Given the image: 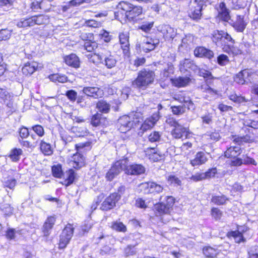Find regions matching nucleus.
Returning a JSON list of instances; mask_svg holds the SVG:
<instances>
[{"instance_id": "obj_11", "label": "nucleus", "mask_w": 258, "mask_h": 258, "mask_svg": "<svg viewBox=\"0 0 258 258\" xmlns=\"http://www.w3.org/2000/svg\"><path fill=\"white\" fill-rule=\"evenodd\" d=\"M133 124L132 118L128 115H124L118 119L117 127L121 133H125L131 129Z\"/></svg>"}, {"instance_id": "obj_33", "label": "nucleus", "mask_w": 258, "mask_h": 258, "mask_svg": "<svg viewBox=\"0 0 258 258\" xmlns=\"http://www.w3.org/2000/svg\"><path fill=\"white\" fill-rule=\"evenodd\" d=\"M84 47L85 50L88 52H96V49L98 48V43L95 41H92L90 40L86 41L84 42Z\"/></svg>"}, {"instance_id": "obj_63", "label": "nucleus", "mask_w": 258, "mask_h": 258, "mask_svg": "<svg viewBox=\"0 0 258 258\" xmlns=\"http://www.w3.org/2000/svg\"><path fill=\"white\" fill-rule=\"evenodd\" d=\"M66 95L68 99L72 102H74L76 100L77 93L74 90H70L67 91Z\"/></svg>"}, {"instance_id": "obj_9", "label": "nucleus", "mask_w": 258, "mask_h": 258, "mask_svg": "<svg viewBox=\"0 0 258 258\" xmlns=\"http://www.w3.org/2000/svg\"><path fill=\"white\" fill-rule=\"evenodd\" d=\"M229 24L237 32H243L246 27L248 21L243 15H236L235 20H231Z\"/></svg>"}, {"instance_id": "obj_58", "label": "nucleus", "mask_w": 258, "mask_h": 258, "mask_svg": "<svg viewBox=\"0 0 258 258\" xmlns=\"http://www.w3.org/2000/svg\"><path fill=\"white\" fill-rule=\"evenodd\" d=\"M174 114L180 115L185 112V107L183 106H173L171 107Z\"/></svg>"}, {"instance_id": "obj_8", "label": "nucleus", "mask_w": 258, "mask_h": 258, "mask_svg": "<svg viewBox=\"0 0 258 258\" xmlns=\"http://www.w3.org/2000/svg\"><path fill=\"white\" fill-rule=\"evenodd\" d=\"M74 228L71 224H68L63 229L60 236L59 243V248H63L65 247L70 242L74 233Z\"/></svg>"}, {"instance_id": "obj_27", "label": "nucleus", "mask_w": 258, "mask_h": 258, "mask_svg": "<svg viewBox=\"0 0 258 258\" xmlns=\"http://www.w3.org/2000/svg\"><path fill=\"white\" fill-rule=\"evenodd\" d=\"M171 80L174 86L177 87H183L188 85L190 80L189 78L187 77H179L174 79H171Z\"/></svg>"}, {"instance_id": "obj_20", "label": "nucleus", "mask_w": 258, "mask_h": 258, "mask_svg": "<svg viewBox=\"0 0 258 258\" xmlns=\"http://www.w3.org/2000/svg\"><path fill=\"white\" fill-rule=\"evenodd\" d=\"M209 154L204 152H198L195 155V158L190 160L192 166L195 167L204 164L208 161Z\"/></svg>"}, {"instance_id": "obj_42", "label": "nucleus", "mask_w": 258, "mask_h": 258, "mask_svg": "<svg viewBox=\"0 0 258 258\" xmlns=\"http://www.w3.org/2000/svg\"><path fill=\"white\" fill-rule=\"evenodd\" d=\"M228 200L224 195L213 196H212L211 202L214 204L222 205L224 204Z\"/></svg>"}, {"instance_id": "obj_31", "label": "nucleus", "mask_w": 258, "mask_h": 258, "mask_svg": "<svg viewBox=\"0 0 258 258\" xmlns=\"http://www.w3.org/2000/svg\"><path fill=\"white\" fill-rule=\"evenodd\" d=\"M249 75V72L246 70L241 71L238 73L234 77V81L239 84H243L245 81V79Z\"/></svg>"}, {"instance_id": "obj_38", "label": "nucleus", "mask_w": 258, "mask_h": 258, "mask_svg": "<svg viewBox=\"0 0 258 258\" xmlns=\"http://www.w3.org/2000/svg\"><path fill=\"white\" fill-rule=\"evenodd\" d=\"M33 22L32 17L26 19H21L17 23V26L19 28H26L33 26Z\"/></svg>"}, {"instance_id": "obj_47", "label": "nucleus", "mask_w": 258, "mask_h": 258, "mask_svg": "<svg viewBox=\"0 0 258 258\" xmlns=\"http://www.w3.org/2000/svg\"><path fill=\"white\" fill-rule=\"evenodd\" d=\"M161 137V133L154 131L151 133L148 136V140L150 142L154 143L160 141Z\"/></svg>"}, {"instance_id": "obj_46", "label": "nucleus", "mask_w": 258, "mask_h": 258, "mask_svg": "<svg viewBox=\"0 0 258 258\" xmlns=\"http://www.w3.org/2000/svg\"><path fill=\"white\" fill-rule=\"evenodd\" d=\"M198 74L200 76L203 77L206 79H213L214 78L210 71L203 68L198 69Z\"/></svg>"}, {"instance_id": "obj_56", "label": "nucleus", "mask_w": 258, "mask_h": 258, "mask_svg": "<svg viewBox=\"0 0 258 258\" xmlns=\"http://www.w3.org/2000/svg\"><path fill=\"white\" fill-rule=\"evenodd\" d=\"M228 57L224 54H221L217 57V62L221 66H226L229 62Z\"/></svg>"}, {"instance_id": "obj_19", "label": "nucleus", "mask_w": 258, "mask_h": 258, "mask_svg": "<svg viewBox=\"0 0 258 258\" xmlns=\"http://www.w3.org/2000/svg\"><path fill=\"white\" fill-rule=\"evenodd\" d=\"M83 92L86 95L94 98L102 97L103 95V90L97 87H84Z\"/></svg>"}, {"instance_id": "obj_28", "label": "nucleus", "mask_w": 258, "mask_h": 258, "mask_svg": "<svg viewBox=\"0 0 258 258\" xmlns=\"http://www.w3.org/2000/svg\"><path fill=\"white\" fill-rule=\"evenodd\" d=\"M22 154L23 151L22 149L15 148L10 151L8 156L12 161L17 162L20 160L21 156Z\"/></svg>"}, {"instance_id": "obj_6", "label": "nucleus", "mask_w": 258, "mask_h": 258, "mask_svg": "<svg viewBox=\"0 0 258 258\" xmlns=\"http://www.w3.org/2000/svg\"><path fill=\"white\" fill-rule=\"evenodd\" d=\"M174 202V199L173 197H166L165 203L162 201L155 205V210L156 215L161 216L169 214Z\"/></svg>"}, {"instance_id": "obj_16", "label": "nucleus", "mask_w": 258, "mask_h": 258, "mask_svg": "<svg viewBox=\"0 0 258 258\" xmlns=\"http://www.w3.org/2000/svg\"><path fill=\"white\" fill-rule=\"evenodd\" d=\"M218 12V17L220 20L228 23L231 21L230 10L227 8L224 3L222 2L219 4Z\"/></svg>"}, {"instance_id": "obj_37", "label": "nucleus", "mask_w": 258, "mask_h": 258, "mask_svg": "<svg viewBox=\"0 0 258 258\" xmlns=\"http://www.w3.org/2000/svg\"><path fill=\"white\" fill-rule=\"evenodd\" d=\"M223 50L225 52L228 53V54L231 53L234 55H236L242 53L241 50L237 47H235L234 45L224 46Z\"/></svg>"}, {"instance_id": "obj_50", "label": "nucleus", "mask_w": 258, "mask_h": 258, "mask_svg": "<svg viewBox=\"0 0 258 258\" xmlns=\"http://www.w3.org/2000/svg\"><path fill=\"white\" fill-rule=\"evenodd\" d=\"M154 22H144L143 24L139 26V29L142 30L143 31L148 33L149 32L153 27Z\"/></svg>"}, {"instance_id": "obj_5", "label": "nucleus", "mask_w": 258, "mask_h": 258, "mask_svg": "<svg viewBox=\"0 0 258 258\" xmlns=\"http://www.w3.org/2000/svg\"><path fill=\"white\" fill-rule=\"evenodd\" d=\"M155 77L154 72L148 69H144L138 73L137 79L133 84L140 88L145 89L153 83Z\"/></svg>"}, {"instance_id": "obj_26", "label": "nucleus", "mask_w": 258, "mask_h": 258, "mask_svg": "<svg viewBox=\"0 0 258 258\" xmlns=\"http://www.w3.org/2000/svg\"><path fill=\"white\" fill-rule=\"evenodd\" d=\"M241 153V148L238 146H231L225 152V156L229 158H235Z\"/></svg>"}, {"instance_id": "obj_17", "label": "nucleus", "mask_w": 258, "mask_h": 258, "mask_svg": "<svg viewBox=\"0 0 258 258\" xmlns=\"http://www.w3.org/2000/svg\"><path fill=\"white\" fill-rule=\"evenodd\" d=\"M145 153L150 160L157 162L161 159L164 156L163 152L160 151L158 148H150L145 151Z\"/></svg>"}, {"instance_id": "obj_2", "label": "nucleus", "mask_w": 258, "mask_h": 258, "mask_svg": "<svg viewBox=\"0 0 258 258\" xmlns=\"http://www.w3.org/2000/svg\"><path fill=\"white\" fill-rule=\"evenodd\" d=\"M90 61L96 66L103 65L108 69L115 67L117 62L116 54L110 51L101 48L97 52L86 55Z\"/></svg>"}, {"instance_id": "obj_32", "label": "nucleus", "mask_w": 258, "mask_h": 258, "mask_svg": "<svg viewBox=\"0 0 258 258\" xmlns=\"http://www.w3.org/2000/svg\"><path fill=\"white\" fill-rule=\"evenodd\" d=\"M33 19V25L44 24L49 22V17L48 16L40 15L31 17Z\"/></svg>"}, {"instance_id": "obj_60", "label": "nucleus", "mask_w": 258, "mask_h": 258, "mask_svg": "<svg viewBox=\"0 0 258 258\" xmlns=\"http://www.w3.org/2000/svg\"><path fill=\"white\" fill-rule=\"evenodd\" d=\"M229 98L231 100L235 102L242 103L246 101L244 97L240 96H238L235 94L230 95Z\"/></svg>"}, {"instance_id": "obj_62", "label": "nucleus", "mask_w": 258, "mask_h": 258, "mask_svg": "<svg viewBox=\"0 0 258 258\" xmlns=\"http://www.w3.org/2000/svg\"><path fill=\"white\" fill-rule=\"evenodd\" d=\"M135 206L139 208L146 209L147 208V205L145 201L142 198H138L136 200Z\"/></svg>"}, {"instance_id": "obj_48", "label": "nucleus", "mask_w": 258, "mask_h": 258, "mask_svg": "<svg viewBox=\"0 0 258 258\" xmlns=\"http://www.w3.org/2000/svg\"><path fill=\"white\" fill-rule=\"evenodd\" d=\"M12 31L8 29L0 30V41H6L10 39Z\"/></svg>"}, {"instance_id": "obj_24", "label": "nucleus", "mask_w": 258, "mask_h": 258, "mask_svg": "<svg viewBox=\"0 0 258 258\" xmlns=\"http://www.w3.org/2000/svg\"><path fill=\"white\" fill-rule=\"evenodd\" d=\"M65 63L72 67L78 68L80 67V61L78 56L72 53L67 55L64 58Z\"/></svg>"}, {"instance_id": "obj_39", "label": "nucleus", "mask_w": 258, "mask_h": 258, "mask_svg": "<svg viewBox=\"0 0 258 258\" xmlns=\"http://www.w3.org/2000/svg\"><path fill=\"white\" fill-rule=\"evenodd\" d=\"M105 118L102 117V115L99 113L94 114L91 119V124L94 126H97L101 124H104Z\"/></svg>"}, {"instance_id": "obj_36", "label": "nucleus", "mask_w": 258, "mask_h": 258, "mask_svg": "<svg viewBox=\"0 0 258 258\" xmlns=\"http://www.w3.org/2000/svg\"><path fill=\"white\" fill-rule=\"evenodd\" d=\"M49 79L54 82H58L63 83L67 81L68 78L64 75L59 74H54L50 75L49 76Z\"/></svg>"}, {"instance_id": "obj_59", "label": "nucleus", "mask_w": 258, "mask_h": 258, "mask_svg": "<svg viewBox=\"0 0 258 258\" xmlns=\"http://www.w3.org/2000/svg\"><path fill=\"white\" fill-rule=\"evenodd\" d=\"M3 184L5 187L12 189L15 187L16 184V180L14 178H10L4 181Z\"/></svg>"}, {"instance_id": "obj_3", "label": "nucleus", "mask_w": 258, "mask_h": 258, "mask_svg": "<svg viewBox=\"0 0 258 258\" xmlns=\"http://www.w3.org/2000/svg\"><path fill=\"white\" fill-rule=\"evenodd\" d=\"M117 11L114 12L116 19H127L130 21H137V17L142 14L141 6H134L124 2H120L117 6Z\"/></svg>"}, {"instance_id": "obj_30", "label": "nucleus", "mask_w": 258, "mask_h": 258, "mask_svg": "<svg viewBox=\"0 0 258 258\" xmlns=\"http://www.w3.org/2000/svg\"><path fill=\"white\" fill-rule=\"evenodd\" d=\"M250 0H232L231 8L234 10L243 9L247 6Z\"/></svg>"}, {"instance_id": "obj_29", "label": "nucleus", "mask_w": 258, "mask_h": 258, "mask_svg": "<svg viewBox=\"0 0 258 258\" xmlns=\"http://www.w3.org/2000/svg\"><path fill=\"white\" fill-rule=\"evenodd\" d=\"M203 8L192 6L189 13L190 17L195 20H200L202 16V10Z\"/></svg>"}, {"instance_id": "obj_1", "label": "nucleus", "mask_w": 258, "mask_h": 258, "mask_svg": "<svg viewBox=\"0 0 258 258\" xmlns=\"http://www.w3.org/2000/svg\"><path fill=\"white\" fill-rule=\"evenodd\" d=\"M128 159L125 158L115 162L106 173V178L107 180H112L122 170L131 175H139L145 172V168L142 165L135 163L128 165Z\"/></svg>"}, {"instance_id": "obj_13", "label": "nucleus", "mask_w": 258, "mask_h": 258, "mask_svg": "<svg viewBox=\"0 0 258 258\" xmlns=\"http://www.w3.org/2000/svg\"><path fill=\"white\" fill-rule=\"evenodd\" d=\"M158 30L163 35L166 40H171L176 35V30L169 25H161L158 26Z\"/></svg>"}, {"instance_id": "obj_41", "label": "nucleus", "mask_w": 258, "mask_h": 258, "mask_svg": "<svg viewBox=\"0 0 258 258\" xmlns=\"http://www.w3.org/2000/svg\"><path fill=\"white\" fill-rule=\"evenodd\" d=\"M97 108L99 111L104 113H108L110 110L109 104L103 100H100L97 103Z\"/></svg>"}, {"instance_id": "obj_35", "label": "nucleus", "mask_w": 258, "mask_h": 258, "mask_svg": "<svg viewBox=\"0 0 258 258\" xmlns=\"http://www.w3.org/2000/svg\"><path fill=\"white\" fill-rule=\"evenodd\" d=\"M40 148L41 152L45 155H50L52 154V150L50 145L43 140L40 141Z\"/></svg>"}, {"instance_id": "obj_52", "label": "nucleus", "mask_w": 258, "mask_h": 258, "mask_svg": "<svg viewBox=\"0 0 258 258\" xmlns=\"http://www.w3.org/2000/svg\"><path fill=\"white\" fill-rule=\"evenodd\" d=\"M52 172L53 176L56 178H60L62 175L61 166L60 165H54L52 167Z\"/></svg>"}, {"instance_id": "obj_34", "label": "nucleus", "mask_w": 258, "mask_h": 258, "mask_svg": "<svg viewBox=\"0 0 258 258\" xmlns=\"http://www.w3.org/2000/svg\"><path fill=\"white\" fill-rule=\"evenodd\" d=\"M173 98L180 103L184 102L187 104L188 108L194 105L192 102L189 98H186L182 93L174 94Z\"/></svg>"}, {"instance_id": "obj_64", "label": "nucleus", "mask_w": 258, "mask_h": 258, "mask_svg": "<svg viewBox=\"0 0 258 258\" xmlns=\"http://www.w3.org/2000/svg\"><path fill=\"white\" fill-rule=\"evenodd\" d=\"M2 210L7 216H9L12 214L13 211V208L9 204H5L3 205L2 207Z\"/></svg>"}, {"instance_id": "obj_15", "label": "nucleus", "mask_w": 258, "mask_h": 258, "mask_svg": "<svg viewBox=\"0 0 258 258\" xmlns=\"http://www.w3.org/2000/svg\"><path fill=\"white\" fill-rule=\"evenodd\" d=\"M119 42L123 52L126 56L130 54L129 33L128 32H121L119 35Z\"/></svg>"}, {"instance_id": "obj_61", "label": "nucleus", "mask_w": 258, "mask_h": 258, "mask_svg": "<svg viewBox=\"0 0 258 258\" xmlns=\"http://www.w3.org/2000/svg\"><path fill=\"white\" fill-rule=\"evenodd\" d=\"M249 258H258V246L251 247L248 252Z\"/></svg>"}, {"instance_id": "obj_57", "label": "nucleus", "mask_w": 258, "mask_h": 258, "mask_svg": "<svg viewBox=\"0 0 258 258\" xmlns=\"http://www.w3.org/2000/svg\"><path fill=\"white\" fill-rule=\"evenodd\" d=\"M46 3H49V2L46 1H42L40 3L38 2H33L31 4V8L33 11H35L38 9H43V5Z\"/></svg>"}, {"instance_id": "obj_55", "label": "nucleus", "mask_w": 258, "mask_h": 258, "mask_svg": "<svg viewBox=\"0 0 258 258\" xmlns=\"http://www.w3.org/2000/svg\"><path fill=\"white\" fill-rule=\"evenodd\" d=\"M167 180L168 183L173 185L174 186L179 185L181 183V181L175 175H169L167 177Z\"/></svg>"}, {"instance_id": "obj_23", "label": "nucleus", "mask_w": 258, "mask_h": 258, "mask_svg": "<svg viewBox=\"0 0 258 258\" xmlns=\"http://www.w3.org/2000/svg\"><path fill=\"white\" fill-rule=\"evenodd\" d=\"M246 230V228L240 226L238 227L237 231H231L228 232V236L229 237H233L235 242L240 243L244 241L242 232H244Z\"/></svg>"}, {"instance_id": "obj_10", "label": "nucleus", "mask_w": 258, "mask_h": 258, "mask_svg": "<svg viewBox=\"0 0 258 258\" xmlns=\"http://www.w3.org/2000/svg\"><path fill=\"white\" fill-rule=\"evenodd\" d=\"M120 199V195L116 192L112 193L102 203L100 209L103 211H108L112 209Z\"/></svg>"}, {"instance_id": "obj_49", "label": "nucleus", "mask_w": 258, "mask_h": 258, "mask_svg": "<svg viewBox=\"0 0 258 258\" xmlns=\"http://www.w3.org/2000/svg\"><path fill=\"white\" fill-rule=\"evenodd\" d=\"M222 40L225 45H232L235 43V40L232 38L230 35L227 32H224L223 33Z\"/></svg>"}, {"instance_id": "obj_7", "label": "nucleus", "mask_w": 258, "mask_h": 258, "mask_svg": "<svg viewBox=\"0 0 258 258\" xmlns=\"http://www.w3.org/2000/svg\"><path fill=\"white\" fill-rule=\"evenodd\" d=\"M167 122L170 126L174 128L171 131V135L173 138L176 139L182 138L186 132V127L179 124L173 118H169L167 120Z\"/></svg>"}, {"instance_id": "obj_44", "label": "nucleus", "mask_w": 258, "mask_h": 258, "mask_svg": "<svg viewBox=\"0 0 258 258\" xmlns=\"http://www.w3.org/2000/svg\"><path fill=\"white\" fill-rule=\"evenodd\" d=\"M151 181L143 182L139 185V190L145 194H150V185Z\"/></svg>"}, {"instance_id": "obj_45", "label": "nucleus", "mask_w": 258, "mask_h": 258, "mask_svg": "<svg viewBox=\"0 0 258 258\" xmlns=\"http://www.w3.org/2000/svg\"><path fill=\"white\" fill-rule=\"evenodd\" d=\"M75 178V173L73 169H70L67 172V177L64 181L66 186L72 184Z\"/></svg>"}, {"instance_id": "obj_25", "label": "nucleus", "mask_w": 258, "mask_h": 258, "mask_svg": "<svg viewBox=\"0 0 258 258\" xmlns=\"http://www.w3.org/2000/svg\"><path fill=\"white\" fill-rule=\"evenodd\" d=\"M223 31H214L212 33V39L214 43L216 44L217 46H219L222 49H223L224 46H225V43L223 42L222 39L223 36Z\"/></svg>"}, {"instance_id": "obj_14", "label": "nucleus", "mask_w": 258, "mask_h": 258, "mask_svg": "<svg viewBox=\"0 0 258 258\" xmlns=\"http://www.w3.org/2000/svg\"><path fill=\"white\" fill-rule=\"evenodd\" d=\"M159 43V40L151 37L145 38L141 44V48L145 52H148L154 50Z\"/></svg>"}, {"instance_id": "obj_22", "label": "nucleus", "mask_w": 258, "mask_h": 258, "mask_svg": "<svg viewBox=\"0 0 258 258\" xmlns=\"http://www.w3.org/2000/svg\"><path fill=\"white\" fill-rule=\"evenodd\" d=\"M194 53L196 56L209 59L211 58L214 56V53L212 50L204 47L196 48L194 51Z\"/></svg>"}, {"instance_id": "obj_4", "label": "nucleus", "mask_w": 258, "mask_h": 258, "mask_svg": "<svg viewBox=\"0 0 258 258\" xmlns=\"http://www.w3.org/2000/svg\"><path fill=\"white\" fill-rule=\"evenodd\" d=\"M85 147H87L89 149L90 148V144L87 142L85 143H80L75 145L77 152L71 157L69 163L70 165L73 168L80 169L85 165V157L79 152H84Z\"/></svg>"}, {"instance_id": "obj_51", "label": "nucleus", "mask_w": 258, "mask_h": 258, "mask_svg": "<svg viewBox=\"0 0 258 258\" xmlns=\"http://www.w3.org/2000/svg\"><path fill=\"white\" fill-rule=\"evenodd\" d=\"M31 130L39 138L42 137L45 134L43 127L40 125H35L32 126Z\"/></svg>"}, {"instance_id": "obj_18", "label": "nucleus", "mask_w": 258, "mask_h": 258, "mask_svg": "<svg viewBox=\"0 0 258 258\" xmlns=\"http://www.w3.org/2000/svg\"><path fill=\"white\" fill-rule=\"evenodd\" d=\"M41 68V64L36 61L28 62L23 67L22 71L24 75L28 76L32 74L35 71Z\"/></svg>"}, {"instance_id": "obj_40", "label": "nucleus", "mask_w": 258, "mask_h": 258, "mask_svg": "<svg viewBox=\"0 0 258 258\" xmlns=\"http://www.w3.org/2000/svg\"><path fill=\"white\" fill-rule=\"evenodd\" d=\"M111 227L112 229L121 232H125L127 230L126 226L123 223L118 221L112 222Z\"/></svg>"}, {"instance_id": "obj_12", "label": "nucleus", "mask_w": 258, "mask_h": 258, "mask_svg": "<svg viewBox=\"0 0 258 258\" xmlns=\"http://www.w3.org/2000/svg\"><path fill=\"white\" fill-rule=\"evenodd\" d=\"M160 115L159 111L154 113L150 117L146 118L142 123L140 130L143 132L151 129L159 119Z\"/></svg>"}, {"instance_id": "obj_43", "label": "nucleus", "mask_w": 258, "mask_h": 258, "mask_svg": "<svg viewBox=\"0 0 258 258\" xmlns=\"http://www.w3.org/2000/svg\"><path fill=\"white\" fill-rule=\"evenodd\" d=\"M203 253L207 257L213 258L216 256L218 251L216 249L211 247H206L203 248Z\"/></svg>"}, {"instance_id": "obj_54", "label": "nucleus", "mask_w": 258, "mask_h": 258, "mask_svg": "<svg viewBox=\"0 0 258 258\" xmlns=\"http://www.w3.org/2000/svg\"><path fill=\"white\" fill-rule=\"evenodd\" d=\"M192 65L190 60L188 59H185L180 62L179 69L182 72L186 71L187 69L190 68Z\"/></svg>"}, {"instance_id": "obj_53", "label": "nucleus", "mask_w": 258, "mask_h": 258, "mask_svg": "<svg viewBox=\"0 0 258 258\" xmlns=\"http://www.w3.org/2000/svg\"><path fill=\"white\" fill-rule=\"evenodd\" d=\"M150 186V194L160 193L162 192L163 189V187L161 185L155 182L151 181Z\"/></svg>"}, {"instance_id": "obj_21", "label": "nucleus", "mask_w": 258, "mask_h": 258, "mask_svg": "<svg viewBox=\"0 0 258 258\" xmlns=\"http://www.w3.org/2000/svg\"><path fill=\"white\" fill-rule=\"evenodd\" d=\"M55 218L54 216L48 217L42 228V231L44 236H48L55 223Z\"/></svg>"}]
</instances>
